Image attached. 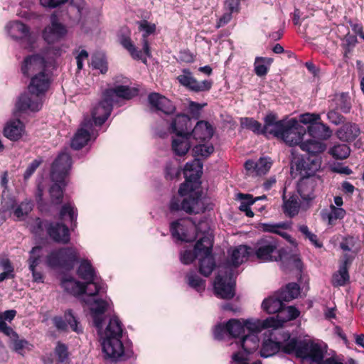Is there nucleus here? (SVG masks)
<instances>
[{"instance_id": "nucleus-1", "label": "nucleus", "mask_w": 364, "mask_h": 364, "mask_svg": "<svg viewBox=\"0 0 364 364\" xmlns=\"http://www.w3.org/2000/svg\"><path fill=\"white\" fill-rule=\"evenodd\" d=\"M28 92L21 95L16 103L14 115L18 112H38L43 105V97L48 90L50 77L46 70L31 76Z\"/></svg>"}, {"instance_id": "nucleus-2", "label": "nucleus", "mask_w": 364, "mask_h": 364, "mask_svg": "<svg viewBox=\"0 0 364 364\" xmlns=\"http://www.w3.org/2000/svg\"><path fill=\"white\" fill-rule=\"evenodd\" d=\"M266 132H272V135L282 139L290 146H300L306 134V129L296 119L277 121L275 116H269L267 118Z\"/></svg>"}, {"instance_id": "nucleus-3", "label": "nucleus", "mask_w": 364, "mask_h": 364, "mask_svg": "<svg viewBox=\"0 0 364 364\" xmlns=\"http://www.w3.org/2000/svg\"><path fill=\"white\" fill-rule=\"evenodd\" d=\"M284 350L288 354H294L298 358L309 359L318 364H343L336 362L333 358L323 360L325 348L314 342L298 343L295 339L291 340Z\"/></svg>"}, {"instance_id": "nucleus-4", "label": "nucleus", "mask_w": 364, "mask_h": 364, "mask_svg": "<svg viewBox=\"0 0 364 364\" xmlns=\"http://www.w3.org/2000/svg\"><path fill=\"white\" fill-rule=\"evenodd\" d=\"M139 30L144 32L142 35L143 50H139L132 43L129 38H123L121 39V44L127 49L131 56L135 60H141L143 63H146V57L151 56V50L147 40V36L152 34L156 31V25L146 20L138 22Z\"/></svg>"}, {"instance_id": "nucleus-5", "label": "nucleus", "mask_w": 364, "mask_h": 364, "mask_svg": "<svg viewBox=\"0 0 364 364\" xmlns=\"http://www.w3.org/2000/svg\"><path fill=\"white\" fill-rule=\"evenodd\" d=\"M212 247L213 240L210 235L200 238L195 245L196 255L200 260L199 270L205 277L209 276L215 266Z\"/></svg>"}, {"instance_id": "nucleus-6", "label": "nucleus", "mask_w": 364, "mask_h": 364, "mask_svg": "<svg viewBox=\"0 0 364 364\" xmlns=\"http://www.w3.org/2000/svg\"><path fill=\"white\" fill-rule=\"evenodd\" d=\"M78 259L77 251L74 247H65L52 251L46 258L48 266L55 267L72 268Z\"/></svg>"}, {"instance_id": "nucleus-7", "label": "nucleus", "mask_w": 364, "mask_h": 364, "mask_svg": "<svg viewBox=\"0 0 364 364\" xmlns=\"http://www.w3.org/2000/svg\"><path fill=\"white\" fill-rule=\"evenodd\" d=\"M255 250L257 258L262 262L278 261L281 259L278 242L271 237H265L258 240Z\"/></svg>"}, {"instance_id": "nucleus-8", "label": "nucleus", "mask_w": 364, "mask_h": 364, "mask_svg": "<svg viewBox=\"0 0 364 364\" xmlns=\"http://www.w3.org/2000/svg\"><path fill=\"white\" fill-rule=\"evenodd\" d=\"M203 173V164L199 159H194L188 162L183 169L186 182L182 183L178 189V194L182 197L189 194L193 191L192 183H196Z\"/></svg>"}, {"instance_id": "nucleus-9", "label": "nucleus", "mask_w": 364, "mask_h": 364, "mask_svg": "<svg viewBox=\"0 0 364 364\" xmlns=\"http://www.w3.org/2000/svg\"><path fill=\"white\" fill-rule=\"evenodd\" d=\"M169 208L171 211L182 210L189 214H198L203 212L205 210L200 198L198 196L194 197L192 195L183 200L178 196L173 197L170 202Z\"/></svg>"}, {"instance_id": "nucleus-10", "label": "nucleus", "mask_w": 364, "mask_h": 364, "mask_svg": "<svg viewBox=\"0 0 364 364\" xmlns=\"http://www.w3.org/2000/svg\"><path fill=\"white\" fill-rule=\"evenodd\" d=\"M224 273V276L220 273L215 277L213 284L214 291L219 298L230 299L235 296V282L232 280L229 268Z\"/></svg>"}, {"instance_id": "nucleus-11", "label": "nucleus", "mask_w": 364, "mask_h": 364, "mask_svg": "<svg viewBox=\"0 0 364 364\" xmlns=\"http://www.w3.org/2000/svg\"><path fill=\"white\" fill-rule=\"evenodd\" d=\"M259 343L258 336L255 333H245L240 338V341L236 342V345L242 348L243 352H237L232 355V360L238 364L245 362L246 356L255 351Z\"/></svg>"}, {"instance_id": "nucleus-12", "label": "nucleus", "mask_w": 364, "mask_h": 364, "mask_svg": "<svg viewBox=\"0 0 364 364\" xmlns=\"http://www.w3.org/2000/svg\"><path fill=\"white\" fill-rule=\"evenodd\" d=\"M71 165L70 156L66 152L60 153L52 164L50 173L52 181L60 183L66 181Z\"/></svg>"}, {"instance_id": "nucleus-13", "label": "nucleus", "mask_w": 364, "mask_h": 364, "mask_svg": "<svg viewBox=\"0 0 364 364\" xmlns=\"http://www.w3.org/2000/svg\"><path fill=\"white\" fill-rule=\"evenodd\" d=\"M46 70V62L38 54L26 57L21 64V73L24 76L31 77Z\"/></svg>"}, {"instance_id": "nucleus-14", "label": "nucleus", "mask_w": 364, "mask_h": 364, "mask_svg": "<svg viewBox=\"0 0 364 364\" xmlns=\"http://www.w3.org/2000/svg\"><path fill=\"white\" fill-rule=\"evenodd\" d=\"M177 80L181 85L194 92L208 91L212 86L210 80L198 81L188 69H183Z\"/></svg>"}, {"instance_id": "nucleus-15", "label": "nucleus", "mask_w": 364, "mask_h": 364, "mask_svg": "<svg viewBox=\"0 0 364 364\" xmlns=\"http://www.w3.org/2000/svg\"><path fill=\"white\" fill-rule=\"evenodd\" d=\"M85 301L90 305L94 324L98 329L99 333H101L102 322L104 321V314L109 308V302L105 300L97 299H92V301L90 299Z\"/></svg>"}, {"instance_id": "nucleus-16", "label": "nucleus", "mask_w": 364, "mask_h": 364, "mask_svg": "<svg viewBox=\"0 0 364 364\" xmlns=\"http://www.w3.org/2000/svg\"><path fill=\"white\" fill-rule=\"evenodd\" d=\"M121 338H102V351L107 358L117 360L124 355V346Z\"/></svg>"}, {"instance_id": "nucleus-17", "label": "nucleus", "mask_w": 364, "mask_h": 364, "mask_svg": "<svg viewBox=\"0 0 364 364\" xmlns=\"http://www.w3.org/2000/svg\"><path fill=\"white\" fill-rule=\"evenodd\" d=\"M67 33L66 28L60 23L55 15L50 16V25L45 28L43 36L48 43H53L62 38Z\"/></svg>"}, {"instance_id": "nucleus-18", "label": "nucleus", "mask_w": 364, "mask_h": 364, "mask_svg": "<svg viewBox=\"0 0 364 364\" xmlns=\"http://www.w3.org/2000/svg\"><path fill=\"white\" fill-rule=\"evenodd\" d=\"M113 99L103 95V100L92 111V117L95 125H102L109 117L112 109Z\"/></svg>"}, {"instance_id": "nucleus-19", "label": "nucleus", "mask_w": 364, "mask_h": 364, "mask_svg": "<svg viewBox=\"0 0 364 364\" xmlns=\"http://www.w3.org/2000/svg\"><path fill=\"white\" fill-rule=\"evenodd\" d=\"M93 123L90 119L85 118L71 141V146L75 149H80L85 146L90 139Z\"/></svg>"}, {"instance_id": "nucleus-20", "label": "nucleus", "mask_w": 364, "mask_h": 364, "mask_svg": "<svg viewBox=\"0 0 364 364\" xmlns=\"http://www.w3.org/2000/svg\"><path fill=\"white\" fill-rule=\"evenodd\" d=\"M321 159L318 156H309L298 161L296 168L302 177H314V174L321 168Z\"/></svg>"}, {"instance_id": "nucleus-21", "label": "nucleus", "mask_w": 364, "mask_h": 364, "mask_svg": "<svg viewBox=\"0 0 364 364\" xmlns=\"http://www.w3.org/2000/svg\"><path fill=\"white\" fill-rule=\"evenodd\" d=\"M318 180L316 177H302L299 181L298 193L304 200L309 202L315 198L314 188Z\"/></svg>"}, {"instance_id": "nucleus-22", "label": "nucleus", "mask_w": 364, "mask_h": 364, "mask_svg": "<svg viewBox=\"0 0 364 364\" xmlns=\"http://www.w3.org/2000/svg\"><path fill=\"white\" fill-rule=\"evenodd\" d=\"M243 323L245 333H255L257 335L258 333L264 328H273L274 329H276L278 328V324L276 323L274 318H269L263 321L259 320L248 319L243 321Z\"/></svg>"}, {"instance_id": "nucleus-23", "label": "nucleus", "mask_w": 364, "mask_h": 364, "mask_svg": "<svg viewBox=\"0 0 364 364\" xmlns=\"http://www.w3.org/2000/svg\"><path fill=\"white\" fill-rule=\"evenodd\" d=\"M49 236L55 242L66 244L70 241L69 229L63 224L55 223L46 225Z\"/></svg>"}, {"instance_id": "nucleus-24", "label": "nucleus", "mask_w": 364, "mask_h": 364, "mask_svg": "<svg viewBox=\"0 0 364 364\" xmlns=\"http://www.w3.org/2000/svg\"><path fill=\"white\" fill-rule=\"evenodd\" d=\"M191 119L186 114H178L171 124V132L176 134V136H189V130L191 129Z\"/></svg>"}, {"instance_id": "nucleus-25", "label": "nucleus", "mask_w": 364, "mask_h": 364, "mask_svg": "<svg viewBox=\"0 0 364 364\" xmlns=\"http://www.w3.org/2000/svg\"><path fill=\"white\" fill-rule=\"evenodd\" d=\"M149 102L152 107L161 111L166 114H170L175 110V107L172 102L168 98L158 93L150 94Z\"/></svg>"}, {"instance_id": "nucleus-26", "label": "nucleus", "mask_w": 364, "mask_h": 364, "mask_svg": "<svg viewBox=\"0 0 364 364\" xmlns=\"http://www.w3.org/2000/svg\"><path fill=\"white\" fill-rule=\"evenodd\" d=\"M272 166V161L268 157H261L257 161L248 160L245 164L247 171L257 175L266 174Z\"/></svg>"}, {"instance_id": "nucleus-27", "label": "nucleus", "mask_w": 364, "mask_h": 364, "mask_svg": "<svg viewBox=\"0 0 364 364\" xmlns=\"http://www.w3.org/2000/svg\"><path fill=\"white\" fill-rule=\"evenodd\" d=\"M24 132V125L19 119L9 121L4 129V136L12 141L19 139Z\"/></svg>"}, {"instance_id": "nucleus-28", "label": "nucleus", "mask_w": 364, "mask_h": 364, "mask_svg": "<svg viewBox=\"0 0 364 364\" xmlns=\"http://www.w3.org/2000/svg\"><path fill=\"white\" fill-rule=\"evenodd\" d=\"M261 228L264 232L274 233L288 241L291 240V236L287 232V230L291 228V223L289 222L262 223Z\"/></svg>"}, {"instance_id": "nucleus-29", "label": "nucleus", "mask_w": 364, "mask_h": 364, "mask_svg": "<svg viewBox=\"0 0 364 364\" xmlns=\"http://www.w3.org/2000/svg\"><path fill=\"white\" fill-rule=\"evenodd\" d=\"M294 339H295L298 343L305 342L304 341H298L296 338H289L287 341V342L282 346L281 343L279 342L274 341L272 339L269 338V339L265 340L263 342V344H262V348L260 350V355L262 357H264V358L270 357V356L274 355L276 353H277L281 348H282V350L284 353H287L284 350V348L287 346L289 342L291 340H294Z\"/></svg>"}, {"instance_id": "nucleus-30", "label": "nucleus", "mask_w": 364, "mask_h": 364, "mask_svg": "<svg viewBox=\"0 0 364 364\" xmlns=\"http://www.w3.org/2000/svg\"><path fill=\"white\" fill-rule=\"evenodd\" d=\"M190 134L196 140L205 141L213 136V129L208 122L200 121L190 132Z\"/></svg>"}, {"instance_id": "nucleus-31", "label": "nucleus", "mask_w": 364, "mask_h": 364, "mask_svg": "<svg viewBox=\"0 0 364 364\" xmlns=\"http://www.w3.org/2000/svg\"><path fill=\"white\" fill-rule=\"evenodd\" d=\"M105 96L108 98L113 99V102L117 98H123L126 100L131 99L137 95V90L132 89L127 86L120 85L116 87L114 89H108L104 92Z\"/></svg>"}, {"instance_id": "nucleus-32", "label": "nucleus", "mask_w": 364, "mask_h": 364, "mask_svg": "<svg viewBox=\"0 0 364 364\" xmlns=\"http://www.w3.org/2000/svg\"><path fill=\"white\" fill-rule=\"evenodd\" d=\"M269 116H274V114H268L264 119V125L262 127V124L254 119L253 118L244 117L240 119V126L242 129H247L252 131L257 134H264L265 136L272 135V132H266L267 120Z\"/></svg>"}, {"instance_id": "nucleus-33", "label": "nucleus", "mask_w": 364, "mask_h": 364, "mask_svg": "<svg viewBox=\"0 0 364 364\" xmlns=\"http://www.w3.org/2000/svg\"><path fill=\"white\" fill-rule=\"evenodd\" d=\"M360 134V129L356 124L348 122L343 124L336 132L337 136L343 141H351Z\"/></svg>"}, {"instance_id": "nucleus-34", "label": "nucleus", "mask_w": 364, "mask_h": 364, "mask_svg": "<svg viewBox=\"0 0 364 364\" xmlns=\"http://www.w3.org/2000/svg\"><path fill=\"white\" fill-rule=\"evenodd\" d=\"M28 259L29 269L32 272L33 281L36 282H43V276L41 272H36L35 268L38 265L42 256V248L41 247H34L30 252Z\"/></svg>"}, {"instance_id": "nucleus-35", "label": "nucleus", "mask_w": 364, "mask_h": 364, "mask_svg": "<svg viewBox=\"0 0 364 364\" xmlns=\"http://www.w3.org/2000/svg\"><path fill=\"white\" fill-rule=\"evenodd\" d=\"M230 261L232 265L237 267L247 261L249 255V247L246 245H239L228 251Z\"/></svg>"}, {"instance_id": "nucleus-36", "label": "nucleus", "mask_w": 364, "mask_h": 364, "mask_svg": "<svg viewBox=\"0 0 364 364\" xmlns=\"http://www.w3.org/2000/svg\"><path fill=\"white\" fill-rule=\"evenodd\" d=\"M308 132L311 136L319 140L328 139L332 135V131L327 125L318 122L308 127Z\"/></svg>"}, {"instance_id": "nucleus-37", "label": "nucleus", "mask_w": 364, "mask_h": 364, "mask_svg": "<svg viewBox=\"0 0 364 364\" xmlns=\"http://www.w3.org/2000/svg\"><path fill=\"white\" fill-rule=\"evenodd\" d=\"M191 138L189 136H176L172 139L171 148L173 153L179 156L186 155L191 148Z\"/></svg>"}, {"instance_id": "nucleus-38", "label": "nucleus", "mask_w": 364, "mask_h": 364, "mask_svg": "<svg viewBox=\"0 0 364 364\" xmlns=\"http://www.w3.org/2000/svg\"><path fill=\"white\" fill-rule=\"evenodd\" d=\"M283 301H284L281 298L279 292L277 295L271 296L264 299L262 304V307L268 314H275L277 312L279 314L283 309Z\"/></svg>"}, {"instance_id": "nucleus-39", "label": "nucleus", "mask_w": 364, "mask_h": 364, "mask_svg": "<svg viewBox=\"0 0 364 364\" xmlns=\"http://www.w3.org/2000/svg\"><path fill=\"white\" fill-rule=\"evenodd\" d=\"M6 28L8 33L14 39H23L28 36L29 31L28 27L20 21L10 22Z\"/></svg>"}, {"instance_id": "nucleus-40", "label": "nucleus", "mask_w": 364, "mask_h": 364, "mask_svg": "<svg viewBox=\"0 0 364 364\" xmlns=\"http://www.w3.org/2000/svg\"><path fill=\"white\" fill-rule=\"evenodd\" d=\"M347 256H345V259L343 264L340 266L337 272L334 273L332 277V284L334 287L344 286L349 280V274L348 272V264H350Z\"/></svg>"}, {"instance_id": "nucleus-41", "label": "nucleus", "mask_w": 364, "mask_h": 364, "mask_svg": "<svg viewBox=\"0 0 364 364\" xmlns=\"http://www.w3.org/2000/svg\"><path fill=\"white\" fill-rule=\"evenodd\" d=\"M300 148L302 151L307 152L309 156H318L326 149V146L320 141L308 139L301 143Z\"/></svg>"}, {"instance_id": "nucleus-42", "label": "nucleus", "mask_w": 364, "mask_h": 364, "mask_svg": "<svg viewBox=\"0 0 364 364\" xmlns=\"http://www.w3.org/2000/svg\"><path fill=\"white\" fill-rule=\"evenodd\" d=\"M61 285L66 291L75 296L83 294L86 291L85 284L73 278L63 279Z\"/></svg>"}, {"instance_id": "nucleus-43", "label": "nucleus", "mask_w": 364, "mask_h": 364, "mask_svg": "<svg viewBox=\"0 0 364 364\" xmlns=\"http://www.w3.org/2000/svg\"><path fill=\"white\" fill-rule=\"evenodd\" d=\"M283 211L287 216L293 218L299 213L300 203L296 196H292L289 199L283 196Z\"/></svg>"}, {"instance_id": "nucleus-44", "label": "nucleus", "mask_w": 364, "mask_h": 364, "mask_svg": "<svg viewBox=\"0 0 364 364\" xmlns=\"http://www.w3.org/2000/svg\"><path fill=\"white\" fill-rule=\"evenodd\" d=\"M171 232L174 238L181 241L191 242L195 237L194 236H189L188 231L184 228V225L178 221L171 223Z\"/></svg>"}, {"instance_id": "nucleus-45", "label": "nucleus", "mask_w": 364, "mask_h": 364, "mask_svg": "<svg viewBox=\"0 0 364 364\" xmlns=\"http://www.w3.org/2000/svg\"><path fill=\"white\" fill-rule=\"evenodd\" d=\"M122 323L117 317L110 318L109 322L104 332L103 338L122 337Z\"/></svg>"}, {"instance_id": "nucleus-46", "label": "nucleus", "mask_w": 364, "mask_h": 364, "mask_svg": "<svg viewBox=\"0 0 364 364\" xmlns=\"http://www.w3.org/2000/svg\"><path fill=\"white\" fill-rule=\"evenodd\" d=\"M299 316V311L294 306H288L283 309L280 313L277 316L276 323L278 327L287 321H291L296 318Z\"/></svg>"}, {"instance_id": "nucleus-47", "label": "nucleus", "mask_w": 364, "mask_h": 364, "mask_svg": "<svg viewBox=\"0 0 364 364\" xmlns=\"http://www.w3.org/2000/svg\"><path fill=\"white\" fill-rule=\"evenodd\" d=\"M226 329L228 333L234 338L241 337L245 333L243 321H240L237 319H230L226 323Z\"/></svg>"}, {"instance_id": "nucleus-48", "label": "nucleus", "mask_w": 364, "mask_h": 364, "mask_svg": "<svg viewBox=\"0 0 364 364\" xmlns=\"http://www.w3.org/2000/svg\"><path fill=\"white\" fill-rule=\"evenodd\" d=\"M77 275L85 281L92 282L95 280L94 269L91 264L87 260L81 262L77 269Z\"/></svg>"}, {"instance_id": "nucleus-49", "label": "nucleus", "mask_w": 364, "mask_h": 364, "mask_svg": "<svg viewBox=\"0 0 364 364\" xmlns=\"http://www.w3.org/2000/svg\"><path fill=\"white\" fill-rule=\"evenodd\" d=\"M92 67L94 69L99 70L102 74L107 72V60L103 53H96L92 56Z\"/></svg>"}, {"instance_id": "nucleus-50", "label": "nucleus", "mask_w": 364, "mask_h": 364, "mask_svg": "<svg viewBox=\"0 0 364 364\" xmlns=\"http://www.w3.org/2000/svg\"><path fill=\"white\" fill-rule=\"evenodd\" d=\"M280 294L281 298L284 301H289L299 295L300 287L296 283H289L280 291Z\"/></svg>"}, {"instance_id": "nucleus-51", "label": "nucleus", "mask_w": 364, "mask_h": 364, "mask_svg": "<svg viewBox=\"0 0 364 364\" xmlns=\"http://www.w3.org/2000/svg\"><path fill=\"white\" fill-rule=\"evenodd\" d=\"M66 185V181L63 183L54 182L50 188L51 201L54 204H59L62 202L63 188Z\"/></svg>"}, {"instance_id": "nucleus-52", "label": "nucleus", "mask_w": 364, "mask_h": 364, "mask_svg": "<svg viewBox=\"0 0 364 364\" xmlns=\"http://www.w3.org/2000/svg\"><path fill=\"white\" fill-rule=\"evenodd\" d=\"M329 153L336 159H344L350 155V149L346 144H337L330 149Z\"/></svg>"}, {"instance_id": "nucleus-53", "label": "nucleus", "mask_w": 364, "mask_h": 364, "mask_svg": "<svg viewBox=\"0 0 364 364\" xmlns=\"http://www.w3.org/2000/svg\"><path fill=\"white\" fill-rule=\"evenodd\" d=\"M358 242V237L347 236L343 239L342 242L340 243V247L343 251L356 253L358 251V247H357Z\"/></svg>"}, {"instance_id": "nucleus-54", "label": "nucleus", "mask_w": 364, "mask_h": 364, "mask_svg": "<svg viewBox=\"0 0 364 364\" xmlns=\"http://www.w3.org/2000/svg\"><path fill=\"white\" fill-rule=\"evenodd\" d=\"M238 197L239 198L242 200L239 207V209L241 211L245 212L247 216L250 218L253 217L254 213L250 208V205L255 203V200H253L252 197L250 195H245L242 193H240L238 195Z\"/></svg>"}, {"instance_id": "nucleus-55", "label": "nucleus", "mask_w": 364, "mask_h": 364, "mask_svg": "<svg viewBox=\"0 0 364 364\" xmlns=\"http://www.w3.org/2000/svg\"><path fill=\"white\" fill-rule=\"evenodd\" d=\"M84 284L86 291L83 292V294H85L90 297L95 296L100 292L105 291V288L101 285H99L95 280L92 282L86 281L85 284Z\"/></svg>"}, {"instance_id": "nucleus-56", "label": "nucleus", "mask_w": 364, "mask_h": 364, "mask_svg": "<svg viewBox=\"0 0 364 364\" xmlns=\"http://www.w3.org/2000/svg\"><path fill=\"white\" fill-rule=\"evenodd\" d=\"M188 284L198 291L205 289V282L198 275L191 272L187 275Z\"/></svg>"}, {"instance_id": "nucleus-57", "label": "nucleus", "mask_w": 364, "mask_h": 364, "mask_svg": "<svg viewBox=\"0 0 364 364\" xmlns=\"http://www.w3.org/2000/svg\"><path fill=\"white\" fill-rule=\"evenodd\" d=\"M330 212L327 215L328 223L332 225L333 221L338 219H342L346 215V211L341 208H337L333 205L330 206Z\"/></svg>"}, {"instance_id": "nucleus-58", "label": "nucleus", "mask_w": 364, "mask_h": 364, "mask_svg": "<svg viewBox=\"0 0 364 364\" xmlns=\"http://www.w3.org/2000/svg\"><path fill=\"white\" fill-rule=\"evenodd\" d=\"M214 151V147L211 144H199L195 146L193 149L194 154L202 157L209 156Z\"/></svg>"}, {"instance_id": "nucleus-59", "label": "nucleus", "mask_w": 364, "mask_h": 364, "mask_svg": "<svg viewBox=\"0 0 364 364\" xmlns=\"http://www.w3.org/2000/svg\"><path fill=\"white\" fill-rule=\"evenodd\" d=\"M32 210V204L30 202H22L14 210L15 216L21 219Z\"/></svg>"}, {"instance_id": "nucleus-60", "label": "nucleus", "mask_w": 364, "mask_h": 364, "mask_svg": "<svg viewBox=\"0 0 364 364\" xmlns=\"http://www.w3.org/2000/svg\"><path fill=\"white\" fill-rule=\"evenodd\" d=\"M68 215L71 222H75L77 219V213L74 207L71 204H65L60 212V217L63 219L65 215Z\"/></svg>"}, {"instance_id": "nucleus-61", "label": "nucleus", "mask_w": 364, "mask_h": 364, "mask_svg": "<svg viewBox=\"0 0 364 364\" xmlns=\"http://www.w3.org/2000/svg\"><path fill=\"white\" fill-rule=\"evenodd\" d=\"M265 59L262 57H257L255 61V72L257 75L262 77L267 73L268 68L264 65Z\"/></svg>"}, {"instance_id": "nucleus-62", "label": "nucleus", "mask_w": 364, "mask_h": 364, "mask_svg": "<svg viewBox=\"0 0 364 364\" xmlns=\"http://www.w3.org/2000/svg\"><path fill=\"white\" fill-rule=\"evenodd\" d=\"M299 231L304 234L316 247H321L322 246L318 240L317 236L309 231L308 227L305 225L299 226Z\"/></svg>"}, {"instance_id": "nucleus-63", "label": "nucleus", "mask_w": 364, "mask_h": 364, "mask_svg": "<svg viewBox=\"0 0 364 364\" xmlns=\"http://www.w3.org/2000/svg\"><path fill=\"white\" fill-rule=\"evenodd\" d=\"M65 319L73 331L77 333L82 332V328L79 326L78 322L72 314L71 311H68L65 314Z\"/></svg>"}, {"instance_id": "nucleus-64", "label": "nucleus", "mask_w": 364, "mask_h": 364, "mask_svg": "<svg viewBox=\"0 0 364 364\" xmlns=\"http://www.w3.org/2000/svg\"><path fill=\"white\" fill-rule=\"evenodd\" d=\"M55 353L58 356V360L61 363L64 362L68 357V348L65 344L58 343Z\"/></svg>"}]
</instances>
